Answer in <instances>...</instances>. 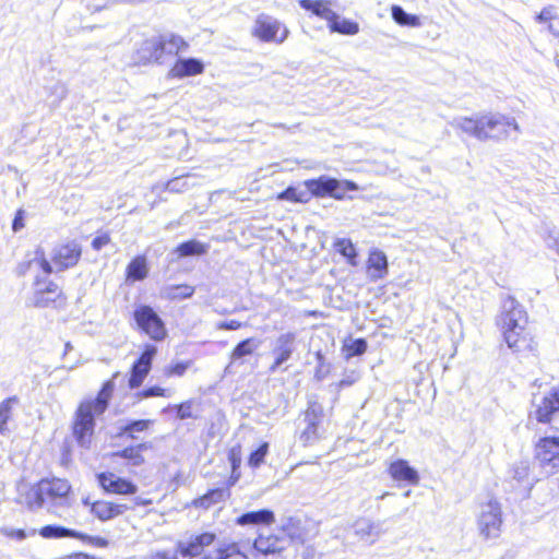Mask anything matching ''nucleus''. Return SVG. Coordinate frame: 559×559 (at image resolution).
Segmentation results:
<instances>
[{
	"label": "nucleus",
	"instance_id": "12",
	"mask_svg": "<svg viewBox=\"0 0 559 559\" xmlns=\"http://www.w3.org/2000/svg\"><path fill=\"white\" fill-rule=\"evenodd\" d=\"M99 486L107 493L132 496L138 492V486L132 481L117 476L114 473H100L98 476Z\"/></svg>",
	"mask_w": 559,
	"mask_h": 559
},
{
	"label": "nucleus",
	"instance_id": "44",
	"mask_svg": "<svg viewBox=\"0 0 559 559\" xmlns=\"http://www.w3.org/2000/svg\"><path fill=\"white\" fill-rule=\"evenodd\" d=\"M217 559H248V557L240 551L236 544L228 545L218 551Z\"/></svg>",
	"mask_w": 559,
	"mask_h": 559
},
{
	"label": "nucleus",
	"instance_id": "48",
	"mask_svg": "<svg viewBox=\"0 0 559 559\" xmlns=\"http://www.w3.org/2000/svg\"><path fill=\"white\" fill-rule=\"evenodd\" d=\"M367 343L365 340L359 338L353 341L349 345H347L348 356H358L366 352Z\"/></svg>",
	"mask_w": 559,
	"mask_h": 559
},
{
	"label": "nucleus",
	"instance_id": "15",
	"mask_svg": "<svg viewBox=\"0 0 559 559\" xmlns=\"http://www.w3.org/2000/svg\"><path fill=\"white\" fill-rule=\"evenodd\" d=\"M354 535L368 545L374 544L383 534L382 522L369 518H358L353 523Z\"/></svg>",
	"mask_w": 559,
	"mask_h": 559
},
{
	"label": "nucleus",
	"instance_id": "2",
	"mask_svg": "<svg viewBox=\"0 0 559 559\" xmlns=\"http://www.w3.org/2000/svg\"><path fill=\"white\" fill-rule=\"evenodd\" d=\"M114 391L112 382H106L95 399L80 403L73 421V435L82 447L90 444L95 428V417L105 413Z\"/></svg>",
	"mask_w": 559,
	"mask_h": 559
},
{
	"label": "nucleus",
	"instance_id": "25",
	"mask_svg": "<svg viewBox=\"0 0 559 559\" xmlns=\"http://www.w3.org/2000/svg\"><path fill=\"white\" fill-rule=\"evenodd\" d=\"M273 522L274 513L266 509L247 512L237 519V524L239 525H267Z\"/></svg>",
	"mask_w": 559,
	"mask_h": 559
},
{
	"label": "nucleus",
	"instance_id": "31",
	"mask_svg": "<svg viewBox=\"0 0 559 559\" xmlns=\"http://www.w3.org/2000/svg\"><path fill=\"white\" fill-rule=\"evenodd\" d=\"M309 190L318 197L330 195V192L337 187V180L329 177H320L307 182Z\"/></svg>",
	"mask_w": 559,
	"mask_h": 559
},
{
	"label": "nucleus",
	"instance_id": "51",
	"mask_svg": "<svg viewBox=\"0 0 559 559\" xmlns=\"http://www.w3.org/2000/svg\"><path fill=\"white\" fill-rule=\"evenodd\" d=\"M33 262H37L40 269L46 273L50 274L53 272L50 262L45 258L44 251L37 249Z\"/></svg>",
	"mask_w": 559,
	"mask_h": 559
},
{
	"label": "nucleus",
	"instance_id": "3",
	"mask_svg": "<svg viewBox=\"0 0 559 559\" xmlns=\"http://www.w3.org/2000/svg\"><path fill=\"white\" fill-rule=\"evenodd\" d=\"M478 509L477 528L479 535L485 539L497 538L502 526V511L499 501L489 498L481 502Z\"/></svg>",
	"mask_w": 559,
	"mask_h": 559
},
{
	"label": "nucleus",
	"instance_id": "49",
	"mask_svg": "<svg viewBox=\"0 0 559 559\" xmlns=\"http://www.w3.org/2000/svg\"><path fill=\"white\" fill-rule=\"evenodd\" d=\"M156 352V346L146 345L143 354L141 355L136 362L151 368L152 359L155 356Z\"/></svg>",
	"mask_w": 559,
	"mask_h": 559
},
{
	"label": "nucleus",
	"instance_id": "60",
	"mask_svg": "<svg viewBox=\"0 0 559 559\" xmlns=\"http://www.w3.org/2000/svg\"><path fill=\"white\" fill-rule=\"evenodd\" d=\"M554 17L552 10L549 8H545L542 12L536 16V20L540 23L550 21Z\"/></svg>",
	"mask_w": 559,
	"mask_h": 559
},
{
	"label": "nucleus",
	"instance_id": "23",
	"mask_svg": "<svg viewBox=\"0 0 559 559\" xmlns=\"http://www.w3.org/2000/svg\"><path fill=\"white\" fill-rule=\"evenodd\" d=\"M368 272L371 280L383 278L388 272L386 255L379 250L370 252L368 258Z\"/></svg>",
	"mask_w": 559,
	"mask_h": 559
},
{
	"label": "nucleus",
	"instance_id": "24",
	"mask_svg": "<svg viewBox=\"0 0 559 559\" xmlns=\"http://www.w3.org/2000/svg\"><path fill=\"white\" fill-rule=\"evenodd\" d=\"M302 9L311 11L317 16L326 20L329 23L335 17V12L330 8L328 0H299Z\"/></svg>",
	"mask_w": 559,
	"mask_h": 559
},
{
	"label": "nucleus",
	"instance_id": "38",
	"mask_svg": "<svg viewBox=\"0 0 559 559\" xmlns=\"http://www.w3.org/2000/svg\"><path fill=\"white\" fill-rule=\"evenodd\" d=\"M335 249L345 257L352 265H356V249L353 242L346 238L336 239L334 242Z\"/></svg>",
	"mask_w": 559,
	"mask_h": 559
},
{
	"label": "nucleus",
	"instance_id": "41",
	"mask_svg": "<svg viewBox=\"0 0 559 559\" xmlns=\"http://www.w3.org/2000/svg\"><path fill=\"white\" fill-rule=\"evenodd\" d=\"M152 421L148 419L133 420L130 424L120 428L121 433L128 435L130 438L134 439V432H142L148 429Z\"/></svg>",
	"mask_w": 559,
	"mask_h": 559
},
{
	"label": "nucleus",
	"instance_id": "21",
	"mask_svg": "<svg viewBox=\"0 0 559 559\" xmlns=\"http://www.w3.org/2000/svg\"><path fill=\"white\" fill-rule=\"evenodd\" d=\"M322 418V407L313 403L309 405L308 409L305 414V421L307 423V427L302 431V438L306 442H310L317 438V428Z\"/></svg>",
	"mask_w": 559,
	"mask_h": 559
},
{
	"label": "nucleus",
	"instance_id": "13",
	"mask_svg": "<svg viewBox=\"0 0 559 559\" xmlns=\"http://www.w3.org/2000/svg\"><path fill=\"white\" fill-rule=\"evenodd\" d=\"M534 417L539 423H550L559 414V386L552 388L535 402Z\"/></svg>",
	"mask_w": 559,
	"mask_h": 559
},
{
	"label": "nucleus",
	"instance_id": "6",
	"mask_svg": "<svg viewBox=\"0 0 559 559\" xmlns=\"http://www.w3.org/2000/svg\"><path fill=\"white\" fill-rule=\"evenodd\" d=\"M82 503L88 507L90 513L102 522L111 521L132 509L127 502L109 500L92 501L90 497L82 498Z\"/></svg>",
	"mask_w": 559,
	"mask_h": 559
},
{
	"label": "nucleus",
	"instance_id": "58",
	"mask_svg": "<svg viewBox=\"0 0 559 559\" xmlns=\"http://www.w3.org/2000/svg\"><path fill=\"white\" fill-rule=\"evenodd\" d=\"M152 503L151 499L142 498V497H134L130 500V503H128L130 507H132L131 510H134L136 507H146Z\"/></svg>",
	"mask_w": 559,
	"mask_h": 559
},
{
	"label": "nucleus",
	"instance_id": "14",
	"mask_svg": "<svg viewBox=\"0 0 559 559\" xmlns=\"http://www.w3.org/2000/svg\"><path fill=\"white\" fill-rule=\"evenodd\" d=\"M296 347V333L294 332H286L282 333L276 337L274 341V346L272 349V354L274 355L275 359L272 366L270 367V370L272 372L276 371L285 361H287Z\"/></svg>",
	"mask_w": 559,
	"mask_h": 559
},
{
	"label": "nucleus",
	"instance_id": "5",
	"mask_svg": "<svg viewBox=\"0 0 559 559\" xmlns=\"http://www.w3.org/2000/svg\"><path fill=\"white\" fill-rule=\"evenodd\" d=\"M43 497L48 512L58 513L60 508L70 507L71 485L63 478H43L40 479Z\"/></svg>",
	"mask_w": 559,
	"mask_h": 559
},
{
	"label": "nucleus",
	"instance_id": "36",
	"mask_svg": "<svg viewBox=\"0 0 559 559\" xmlns=\"http://www.w3.org/2000/svg\"><path fill=\"white\" fill-rule=\"evenodd\" d=\"M17 403L15 396L8 397L0 403V433L5 436L9 432L8 421L11 419L13 414V406Z\"/></svg>",
	"mask_w": 559,
	"mask_h": 559
},
{
	"label": "nucleus",
	"instance_id": "1",
	"mask_svg": "<svg viewBox=\"0 0 559 559\" xmlns=\"http://www.w3.org/2000/svg\"><path fill=\"white\" fill-rule=\"evenodd\" d=\"M503 337L508 346L514 352L534 349L533 337L527 330V316L522 306L511 296L502 301L499 319Z\"/></svg>",
	"mask_w": 559,
	"mask_h": 559
},
{
	"label": "nucleus",
	"instance_id": "8",
	"mask_svg": "<svg viewBox=\"0 0 559 559\" xmlns=\"http://www.w3.org/2000/svg\"><path fill=\"white\" fill-rule=\"evenodd\" d=\"M14 501L28 511H37L44 508L45 499L43 497L40 480L35 484L24 480L19 481L16 484V497Z\"/></svg>",
	"mask_w": 559,
	"mask_h": 559
},
{
	"label": "nucleus",
	"instance_id": "40",
	"mask_svg": "<svg viewBox=\"0 0 559 559\" xmlns=\"http://www.w3.org/2000/svg\"><path fill=\"white\" fill-rule=\"evenodd\" d=\"M151 368L134 362L132 367L131 377L129 379L130 388L134 389L142 384L144 378L147 376Z\"/></svg>",
	"mask_w": 559,
	"mask_h": 559
},
{
	"label": "nucleus",
	"instance_id": "64",
	"mask_svg": "<svg viewBox=\"0 0 559 559\" xmlns=\"http://www.w3.org/2000/svg\"><path fill=\"white\" fill-rule=\"evenodd\" d=\"M181 556L186 559H210L204 554H181Z\"/></svg>",
	"mask_w": 559,
	"mask_h": 559
},
{
	"label": "nucleus",
	"instance_id": "20",
	"mask_svg": "<svg viewBox=\"0 0 559 559\" xmlns=\"http://www.w3.org/2000/svg\"><path fill=\"white\" fill-rule=\"evenodd\" d=\"M62 295L61 289L53 282H48L44 288H37L32 298V305L45 308L57 301Z\"/></svg>",
	"mask_w": 559,
	"mask_h": 559
},
{
	"label": "nucleus",
	"instance_id": "50",
	"mask_svg": "<svg viewBox=\"0 0 559 559\" xmlns=\"http://www.w3.org/2000/svg\"><path fill=\"white\" fill-rule=\"evenodd\" d=\"M190 365H191V361L177 362L175 365L168 366L166 368L165 373L169 377L170 376L181 377L187 371V369L190 367Z\"/></svg>",
	"mask_w": 559,
	"mask_h": 559
},
{
	"label": "nucleus",
	"instance_id": "61",
	"mask_svg": "<svg viewBox=\"0 0 559 559\" xmlns=\"http://www.w3.org/2000/svg\"><path fill=\"white\" fill-rule=\"evenodd\" d=\"M23 226H24V224H23V212L19 211L16 213L15 217H14L12 228H13L14 231H17L21 228H23Z\"/></svg>",
	"mask_w": 559,
	"mask_h": 559
},
{
	"label": "nucleus",
	"instance_id": "22",
	"mask_svg": "<svg viewBox=\"0 0 559 559\" xmlns=\"http://www.w3.org/2000/svg\"><path fill=\"white\" fill-rule=\"evenodd\" d=\"M450 124L471 136L480 141L481 134V116L473 117H456L450 121Z\"/></svg>",
	"mask_w": 559,
	"mask_h": 559
},
{
	"label": "nucleus",
	"instance_id": "10",
	"mask_svg": "<svg viewBox=\"0 0 559 559\" xmlns=\"http://www.w3.org/2000/svg\"><path fill=\"white\" fill-rule=\"evenodd\" d=\"M535 455L540 465L549 472L559 469V438L545 437L535 447Z\"/></svg>",
	"mask_w": 559,
	"mask_h": 559
},
{
	"label": "nucleus",
	"instance_id": "39",
	"mask_svg": "<svg viewBox=\"0 0 559 559\" xmlns=\"http://www.w3.org/2000/svg\"><path fill=\"white\" fill-rule=\"evenodd\" d=\"M228 461L230 462L231 471H233V474L230 477V485H234L239 478V473H237V469L239 468V466L241 464V447L239 444L234 445L229 450Z\"/></svg>",
	"mask_w": 559,
	"mask_h": 559
},
{
	"label": "nucleus",
	"instance_id": "18",
	"mask_svg": "<svg viewBox=\"0 0 559 559\" xmlns=\"http://www.w3.org/2000/svg\"><path fill=\"white\" fill-rule=\"evenodd\" d=\"M389 473L394 480L406 481L411 485L419 483V475L416 469L409 466L405 460H397L391 463Z\"/></svg>",
	"mask_w": 559,
	"mask_h": 559
},
{
	"label": "nucleus",
	"instance_id": "57",
	"mask_svg": "<svg viewBox=\"0 0 559 559\" xmlns=\"http://www.w3.org/2000/svg\"><path fill=\"white\" fill-rule=\"evenodd\" d=\"M82 540H88V543H91L92 545H95L97 547H107L108 546V540L103 538V537H99V536H88L85 534V538H81Z\"/></svg>",
	"mask_w": 559,
	"mask_h": 559
},
{
	"label": "nucleus",
	"instance_id": "19",
	"mask_svg": "<svg viewBox=\"0 0 559 559\" xmlns=\"http://www.w3.org/2000/svg\"><path fill=\"white\" fill-rule=\"evenodd\" d=\"M204 70L202 61L195 58L178 59L169 71L173 78H186L201 74Z\"/></svg>",
	"mask_w": 559,
	"mask_h": 559
},
{
	"label": "nucleus",
	"instance_id": "32",
	"mask_svg": "<svg viewBox=\"0 0 559 559\" xmlns=\"http://www.w3.org/2000/svg\"><path fill=\"white\" fill-rule=\"evenodd\" d=\"M329 28L332 33H340L343 35H356L359 32V25L347 19H341L337 14L330 22Z\"/></svg>",
	"mask_w": 559,
	"mask_h": 559
},
{
	"label": "nucleus",
	"instance_id": "4",
	"mask_svg": "<svg viewBox=\"0 0 559 559\" xmlns=\"http://www.w3.org/2000/svg\"><path fill=\"white\" fill-rule=\"evenodd\" d=\"M480 141H504L509 138V129L521 132L520 126L514 117L499 112L481 115Z\"/></svg>",
	"mask_w": 559,
	"mask_h": 559
},
{
	"label": "nucleus",
	"instance_id": "45",
	"mask_svg": "<svg viewBox=\"0 0 559 559\" xmlns=\"http://www.w3.org/2000/svg\"><path fill=\"white\" fill-rule=\"evenodd\" d=\"M267 451H269V444L266 442H264L254 452H252L250 454L248 464L251 467L260 466L263 463L264 457L267 454Z\"/></svg>",
	"mask_w": 559,
	"mask_h": 559
},
{
	"label": "nucleus",
	"instance_id": "30",
	"mask_svg": "<svg viewBox=\"0 0 559 559\" xmlns=\"http://www.w3.org/2000/svg\"><path fill=\"white\" fill-rule=\"evenodd\" d=\"M229 497V490L227 488H216L206 492L204 496L194 500V506L207 509L213 504L219 503Z\"/></svg>",
	"mask_w": 559,
	"mask_h": 559
},
{
	"label": "nucleus",
	"instance_id": "55",
	"mask_svg": "<svg viewBox=\"0 0 559 559\" xmlns=\"http://www.w3.org/2000/svg\"><path fill=\"white\" fill-rule=\"evenodd\" d=\"M186 186H187V182H186L185 178H175L167 182V189L169 191H174V192L182 191L186 188Z\"/></svg>",
	"mask_w": 559,
	"mask_h": 559
},
{
	"label": "nucleus",
	"instance_id": "43",
	"mask_svg": "<svg viewBox=\"0 0 559 559\" xmlns=\"http://www.w3.org/2000/svg\"><path fill=\"white\" fill-rule=\"evenodd\" d=\"M358 190V186L348 180L340 181L337 180V187L333 189V191L330 192V195L335 199H343L345 197L346 191H356Z\"/></svg>",
	"mask_w": 559,
	"mask_h": 559
},
{
	"label": "nucleus",
	"instance_id": "35",
	"mask_svg": "<svg viewBox=\"0 0 559 559\" xmlns=\"http://www.w3.org/2000/svg\"><path fill=\"white\" fill-rule=\"evenodd\" d=\"M150 448L148 443H141L135 447L126 448L114 455L121 456L130 462L132 466H140L144 463L142 451Z\"/></svg>",
	"mask_w": 559,
	"mask_h": 559
},
{
	"label": "nucleus",
	"instance_id": "26",
	"mask_svg": "<svg viewBox=\"0 0 559 559\" xmlns=\"http://www.w3.org/2000/svg\"><path fill=\"white\" fill-rule=\"evenodd\" d=\"M215 535L212 533H203L194 536L187 544H180L181 554H203L205 547L213 544Z\"/></svg>",
	"mask_w": 559,
	"mask_h": 559
},
{
	"label": "nucleus",
	"instance_id": "56",
	"mask_svg": "<svg viewBox=\"0 0 559 559\" xmlns=\"http://www.w3.org/2000/svg\"><path fill=\"white\" fill-rule=\"evenodd\" d=\"M110 241V238L108 235H103V236H98L96 238L93 239L92 241V247L93 249L95 250H100L103 247H105L106 245H108Z\"/></svg>",
	"mask_w": 559,
	"mask_h": 559
},
{
	"label": "nucleus",
	"instance_id": "46",
	"mask_svg": "<svg viewBox=\"0 0 559 559\" xmlns=\"http://www.w3.org/2000/svg\"><path fill=\"white\" fill-rule=\"evenodd\" d=\"M316 357L318 360V367L316 368L314 378L318 381H322L330 373V365L325 364L324 356L320 350L316 353Z\"/></svg>",
	"mask_w": 559,
	"mask_h": 559
},
{
	"label": "nucleus",
	"instance_id": "53",
	"mask_svg": "<svg viewBox=\"0 0 559 559\" xmlns=\"http://www.w3.org/2000/svg\"><path fill=\"white\" fill-rule=\"evenodd\" d=\"M177 415L180 419L192 418V402L188 401L178 406Z\"/></svg>",
	"mask_w": 559,
	"mask_h": 559
},
{
	"label": "nucleus",
	"instance_id": "33",
	"mask_svg": "<svg viewBox=\"0 0 559 559\" xmlns=\"http://www.w3.org/2000/svg\"><path fill=\"white\" fill-rule=\"evenodd\" d=\"M260 345L261 341L254 337H250L240 342L230 354V364L245 356L251 355L255 349L260 347Z\"/></svg>",
	"mask_w": 559,
	"mask_h": 559
},
{
	"label": "nucleus",
	"instance_id": "47",
	"mask_svg": "<svg viewBox=\"0 0 559 559\" xmlns=\"http://www.w3.org/2000/svg\"><path fill=\"white\" fill-rule=\"evenodd\" d=\"M194 288L189 285H178L170 289L171 298H189L193 295Z\"/></svg>",
	"mask_w": 559,
	"mask_h": 559
},
{
	"label": "nucleus",
	"instance_id": "63",
	"mask_svg": "<svg viewBox=\"0 0 559 559\" xmlns=\"http://www.w3.org/2000/svg\"><path fill=\"white\" fill-rule=\"evenodd\" d=\"M151 559H178L169 552H156L152 555Z\"/></svg>",
	"mask_w": 559,
	"mask_h": 559
},
{
	"label": "nucleus",
	"instance_id": "34",
	"mask_svg": "<svg viewBox=\"0 0 559 559\" xmlns=\"http://www.w3.org/2000/svg\"><path fill=\"white\" fill-rule=\"evenodd\" d=\"M210 246L206 243H202L198 240H189L176 248V252L180 258L190 257V255H202L205 254L209 250Z\"/></svg>",
	"mask_w": 559,
	"mask_h": 559
},
{
	"label": "nucleus",
	"instance_id": "37",
	"mask_svg": "<svg viewBox=\"0 0 559 559\" xmlns=\"http://www.w3.org/2000/svg\"><path fill=\"white\" fill-rule=\"evenodd\" d=\"M391 11L393 20L400 25L412 27H419L421 25L420 19L417 15L406 13L400 5H393Z\"/></svg>",
	"mask_w": 559,
	"mask_h": 559
},
{
	"label": "nucleus",
	"instance_id": "27",
	"mask_svg": "<svg viewBox=\"0 0 559 559\" xmlns=\"http://www.w3.org/2000/svg\"><path fill=\"white\" fill-rule=\"evenodd\" d=\"M148 274L146 258L143 255L135 257L127 266V281H143Z\"/></svg>",
	"mask_w": 559,
	"mask_h": 559
},
{
	"label": "nucleus",
	"instance_id": "16",
	"mask_svg": "<svg viewBox=\"0 0 559 559\" xmlns=\"http://www.w3.org/2000/svg\"><path fill=\"white\" fill-rule=\"evenodd\" d=\"M155 44H158V63H164L166 57L175 56L186 50L188 47L187 43L180 36L173 34L155 37Z\"/></svg>",
	"mask_w": 559,
	"mask_h": 559
},
{
	"label": "nucleus",
	"instance_id": "52",
	"mask_svg": "<svg viewBox=\"0 0 559 559\" xmlns=\"http://www.w3.org/2000/svg\"><path fill=\"white\" fill-rule=\"evenodd\" d=\"M142 397H153V396H169L170 394L167 393V390L160 388V386H152L148 388L140 393Z\"/></svg>",
	"mask_w": 559,
	"mask_h": 559
},
{
	"label": "nucleus",
	"instance_id": "17",
	"mask_svg": "<svg viewBox=\"0 0 559 559\" xmlns=\"http://www.w3.org/2000/svg\"><path fill=\"white\" fill-rule=\"evenodd\" d=\"M289 544L284 535H259L254 540V549L262 555H275L283 551Z\"/></svg>",
	"mask_w": 559,
	"mask_h": 559
},
{
	"label": "nucleus",
	"instance_id": "59",
	"mask_svg": "<svg viewBox=\"0 0 559 559\" xmlns=\"http://www.w3.org/2000/svg\"><path fill=\"white\" fill-rule=\"evenodd\" d=\"M242 326V323L236 320L224 321L219 323L218 328L222 330H238Z\"/></svg>",
	"mask_w": 559,
	"mask_h": 559
},
{
	"label": "nucleus",
	"instance_id": "54",
	"mask_svg": "<svg viewBox=\"0 0 559 559\" xmlns=\"http://www.w3.org/2000/svg\"><path fill=\"white\" fill-rule=\"evenodd\" d=\"M283 200L288 201H295V202H302L301 193H298V191L295 188H288L284 192H282L278 197Z\"/></svg>",
	"mask_w": 559,
	"mask_h": 559
},
{
	"label": "nucleus",
	"instance_id": "62",
	"mask_svg": "<svg viewBox=\"0 0 559 559\" xmlns=\"http://www.w3.org/2000/svg\"><path fill=\"white\" fill-rule=\"evenodd\" d=\"M355 381H356V377H355V376H348V377H346L345 379H342V380L337 383V388H338V389H342V388H344V386L352 385Z\"/></svg>",
	"mask_w": 559,
	"mask_h": 559
},
{
	"label": "nucleus",
	"instance_id": "42",
	"mask_svg": "<svg viewBox=\"0 0 559 559\" xmlns=\"http://www.w3.org/2000/svg\"><path fill=\"white\" fill-rule=\"evenodd\" d=\"M0 534L12 539L24 540L28 536H34L36 534V530H31L29 533H27L22 528L3 526L0 527Z\"/></svg>",
	"mask_w": 559,
	"mask_h": 559
},
{
	"label": "nucleus",
	"instance_id": "28",
	"mask_svg": "<svg viewBox=\"0 0 559 559\" xmlns=\"http://www.w3.org/2000/svg\"><path fill=\"white\" fill-rule=\"evenodd\" d=\"M39 535L44 538H63V537H72V538H85V534L70 530L63 526L57 525H46L39 530Z\"/></svg>",
	"mask_w": 559,
	"mask_h": 559
},
{
	"label": "nucleus",
	"instance_id": "7",
	"mask_svg": "<svg viewBox=\"0 0 559 559\" xmlns=\"http://www.w3.org/2000/svg\"><path fill=\"white\" fill-rule=\"evenodd\" d=\"M252 35L263 41L283 43L288 35V29L274 17L261 14L254 21Z\"/></svg>",
	"mask_w": 559,
	"mask_h": 559
},
{
	"label": "nucleus",
	"instance_id": "9",
	"mask_svg": "<svg viewBox=\"0 0 559 559\" xmlns=\"http://www.w3.org/2000/svg\"><path fill=\"white\" fill-rule=\"evenodd\" d=\"M138 325L153 340L160 341L166 335L163 321L157 313L148 306H142L134 312Z\"/></svg>",
	"mask_w": 559,
	"mask_h": 559
},
{
	"label": "nucleus",
	"instance_id": "29",
	"mask_svg": "<svg viewBox=\"0 0 559 559\" xmlns=\"http://www.w3.org/2000/svg\"><path fill=\"white\" fill-rule=\"evenodd\" d=\"M158 44H155V37L144 40L136 50L135 59L138 62H157L158 63Z\"/></svg>",
	"mask_w": 559,
	"mask_h": 559
},
{
	"label": "nucleus",
	"instance_id": "11",
	"mask_svg": "<svg viewBox=\"0 0 559 559\" xmlns=\"http://www.w3.org/2000/svg\"><path fill=\"white\" fill-rule=\"evenodd\" d=\"M82 254L81 246L75 241H70L57 246L52 251L51 260L56 271H63L73 267L79 262Z\"/></svg>",
	"mask_w": 559,
	"mask_h": 559
}]
</instances>
